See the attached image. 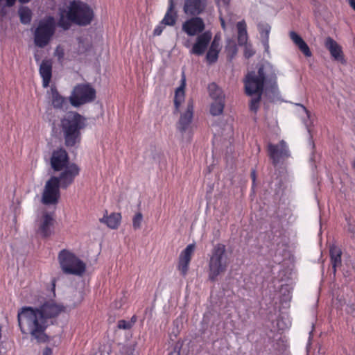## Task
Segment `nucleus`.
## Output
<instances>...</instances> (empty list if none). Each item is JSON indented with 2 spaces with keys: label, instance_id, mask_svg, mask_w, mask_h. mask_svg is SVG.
<instances>
[{
  "label": "nucleus",
  "instance_id": "nucleus-12",
  "mask_svg": "<svg viewBox=\"0 0 355 355\" xmlns=\"http://www.w3.org/2000/svg\"><path fill=\"white\" fill-rule=\"evenodd\" d=\"M194 105L193 100L190 99L187 102V109L180 114L179 121L177 123V129L184 134L189 130L193 117Z\"/></svg>",
  "mask_w": 355,
  "mask_h": 355
},
{
  "label": "nucleus",
  "instance_id": "nucleus-17",
  "mask_svg": "<svg viewBox=\"0 0 355 355\" xmlns=\"http://www.w3.org/2000/svg\"><path fill=\"white\" fill-rule=\"evenodd\" d=\"M324 46L328 49L331 57L334 60L341 61L344 59L343 51L341 46L331 37H327L325 39Z\"/></svg>",
  "mask_w": 355,
  "mask_h": 355
},
{
  "label": "nucleus",
  "instance_id": "nucleus-29",
  "mask_svg": "<svg viewBox=\"0 0 355 355\" xmlns=\"http://www.w3.org/2000/svg\"><path fill=\"white\" fill-rule=\"evenodd\" d=\"M258 28L261 35V42L263 44L268 48L270 26L268 24H259L258 26Z\"/></svg>",
  "mask_w": 355,
  "mask_h": 355
},
{
  "label": "nucleus",
  "instance_id": "nucleus-15",
  "mask_svg": "<svg viewBox=\"0 0 355 355\" xmlns=\"http://www.w3.org/2000/svg\"><path fill=\"white\" fill-rule=\"evenodd\" d=\"M37 309L41 315L44 317L48 324L49 319L58 316L64 311V307L62 305L57 304L53 302H46Z\"/></svg>",
  "mask_w": 355,
  "mask_h": 355
},
{
  "label": "nucleus",
  "instance_id": "nucleus-49",
  "mask_svg": "<svg viewBox=\"0 0 355 355\" xmlns=\"http://www.w3.org/2000/svg\"><path fill=\"white\" fill-rule=\"evenodd\" d=\"M353 166H354V167L355 168V159H354V161L353 162Z\"/></svg>",
  "mask_w": 355,
  "mask_h": 355
},
{
  "label": "nucleus",
  "instance_id": "nucleus-16",
  "mask_svg": "<svg viewBox=\"0 0 355 355\" xmlns=\"http://www.w3.org/2000/svg\"><path fill=\"white\" fill-rule=\"evenodd\" d=\"M207 0H185L183 10L185 14L198 16L204 12Z\"/></svg>",
  "mask_w": 355,
  "mask_h": 355
},
{
  "label": "nucleus",
  "instance_id": "nucleus-44",
  "mask_svg": "<svg viewBox=\"0 0 355 355\" xmlns=\"http://www.w3.org/2000/svg\"><path fill=\"white\" fill-rule=\"evenodd\" d=\"M277 325L278 327L282 329H284V328H288L290 325H291V322H288V324L285 326V327H282L281 326V320H278L277 321Z\"/></svg>",
  "mask_w": 355,
  "mask_h": 355
},
{
  "label": "nucleus",
  "instance_id": "nucleus-13",
  "mask_svg": "<svg viewBox=\"0 0 355 355\" xmlns=\"http://www.w3.org/2000/svg\"><path fill=\"white\" fill-rule=\"evenodd\" d=\"M212 38V33L209 31L203 32L197 35L196 42L193 44L191 53L196 55H202L207 51Z\"/></svg>",
  "mask_w": 355,
  "mask_h": 355
},
{
  "label": "nucleus",
  "instance_id": "nucleus-19",
  "mask_svg": "<svg viewBox=\"0 0 355 355\" xmlns=\"http://www.w3.org/2000/svg\"><path fill=\"white\" fill-rule=\"evenodd\" d=\"M40 74L42 78V85L47 87L52 76V62L50 60H44L40 67Z\"/></svg>",
  "mask_w": 355,
  "mask_h": 355
},
{
  "label": "nucleus",
  "instance_id": "nucleus-3",
  "mask_svg": "<svg viewBox=\"0 0 355 355\" xmlns=\"http://www.w3.org/2000/svg\"><path fill=\"white\" fill-rule=\"evenodd\" d=\"M17 319L22 334H30L38 341H45L44 331L48 324L37 308H21L18 312Z\"/></svg>",
  "mask_w": 355,
  "mask_h": 355
},
{
  "label": "nucleus",
  "instance_id": "nucleus-46",
  "mask_svg": "<svg viewBox=\"0 0 355 355\" xmlns=\"http://www.w3.org/2000/svg\"><path fill=\"white\" fill-rule=\"evenodd\" d=\"M349 5L355 10V0H349Z\"/></svg>",
  "mask_w": 355,
  "mask_h": 355
},
{
  "label": "nucleus",
  "instance_id": "nucleus-5",
  "mask_svg": "<svg viewBox=\"0 0 355 355\" xmlns=\"http://www.w3.org/2000/svg\"><path fill=\"white\" fill-rule=\"evenodd\" d=\"M229 264L225 245L218 243L214 245L209 260L208 277L215 281L218 276L225 272Z\"/></svg>",
  "mask_w": 355,
  "mask_h": 355
},
{
  "label": "nucleus",
  "instance_id": "nucleus-39",
  "mask_svg": "<svg viewBox=\"0 0 355 355\" xmlns=\"http://www.w3.org/2000/svg\"><path fill=\"white\" fill-rule=\"evenodd\" d=\"M218 7H227L231 0H214Z\"/></svg>",
  "mask_w": 355,
  "mask_h": 355
},
{
  "label": "nucleus",
  "instance_id": "nucleus-7",
  "mask_svg": "<svg viewBox=\"0 0 355 355\" xmlns=\"http://www.w3.org/2000/svg\"><path fill=\"white\" fill-rule=\"evenodd\" d=\"M55 31V22L53 17L49 16L40 21L34 32L35 44L44 48L50 42Z\"/></svg>",
  "mask_w": 355,
  "mask_h": 355
},
{
  "label": "nucleus",
  "instance_id": "nucleus-26",
  "mask_svg": "<svg viewBox=\"0 0 355 355\" xmlns=\"http://www.w3.org/2000/svg\"><path fill=\"white\" fill-rule=\"evenodd\" d=\"M207 89L209 95L213 101L225 100L223 91L215 83L209 84Z\"/></svg>",
  "mask_w": 355,
  "mask_h": 355
},
{
  "label": "nucleus",
  "instance_id": "nucleus-21",
  "mask_svg": "<svg viewBox=\"0 0 355 355\" xmlns=\"http://www.w3.org/2000/svg\"><path fill=\"white\" fill-rule=\"evenodd\" d=\"M178 18L177 12L175 10L173 0H169V5L167 11L161 23L165 26H173L175 24Z\"/></svg>",
  "mask_w": 355,
  "mask_h": 355
},
{
  "label": "nucleus",
  "instance_id": "nucleus-43",
  "mask_svg": "<svg viewBox=\"0 0 355 355\" xmlns=\"http://www.w3.org/2000/svg\"><path fill=\"white\" fill-rule=\"evenodd\" d=\"M251 177H252V187H254V184H255V180H256V173H255L254 170H253L251 172Z\"/></svg>",
  "mask_w": 355,
  "mask_h": 355
},
{
  "label": "nucleus",
  "instance_id": "nucleus-45",
  "mask_svg": "<svg viewBox=\"0 0 355 355\" xmlns=\"http://www.w3.org/2000/svg\"><path fill=\"white\" fill-rule=\"evenodd\" d=\"M220 21L221 27L223 28V30H225L226 28V26H225V22L224 19L223 17H220Z\"/></svg>",
  "mask_w": 355,
  "mask_h": 355
},
{
  "label": "nucleus",
  "instance_id": "nucleus-24",
  "mask_svg": "<svg viewBox=\"0 0 355 355\" xmlns=\"http://www.w3.org/2000/svg\"><path fill=\"white\" fill-rule=\"evenodd\" d=\"M237 28V41L239 46L246 44L248 35L247 32V25L245 20H241L236 24Z\"/></svg>",
  "mask_w": 355,
  "mask_h": 355
},
{
  "label": "nucleus",
  "instance_id": "nucleus-30",
  "mask_svg": "<svg viewBox=\"0 0 355 355\" xmlns=\"http://www.w3.org/2000/svg\"><path fill=\"white\" fill-rule=\"evenodd\" d=\"M19 15L20 21L24 24H28L32 19V12L27 7H23L19 9Z\"/></svg>",
  "mask_w": 355,
  "mask_h": 355
},
{
  "label": "nucleus",
  "instance_id": "nucleus-1",
  "mask_svg": "<svg viewBox=\"0 0 355 355\" xmlns=\"http://www.w3.org/2000/svg\"><path fill=\"white\" fill-rule=\"evenodd\" d=\"M51 168L60 171L59 176H52L45 184L42 196L44 205H55L60 198V187L67 189L79 175L80 168L69 157H51Z\"/></svg>",
  "mask_w": 355,
  "mask_h": 355
},
{
  "label": "nucleus",
  "instance_id": "nucleus-48",
  "mask_svg": "<svg viewBox=\"0 0 355 355\" xmlns=\"http://www.w3.org/2000/svg\"><path fill=\"white\" fill-rule=\"evenodd\" d=\"M31 0H19V1L21 3H28Z\"/></svg>",
  "mask_w": 355,
  "mask_h": 355
},
{
  "label": "nucleus",
  "instance_id": "nucleus-20",
  "mask_svg": "<svg viewBox=\"0 0 355 355\" xmlns=\"http://www.w3.org/2000/svg\"><path fill=\"white\" fill-rule=\"evenodd\" d=\"M289 36L291 40L306 57L309 58L312 56V53L309 46L297 33L291 31Z\"/></svg>",
  "mask_w": 355,
  "mask_h": 355
},
{
  "label": "nucleus",
  "instance_id": "nucleus-40",
  "mask_svg": "<svg viewBox=\"0 0 355 355\" xmlns=\"http://www.w3.org/2000/svg\"><path fill=\"white\" fill-rule=\"evenodd\" d=\"M52 155H60V156H62V155H67V153L66 152V150L64 149H60L58 152H53Z\"/></svg>",
  "mask_w": 355,
  "mask_h": 355
},
{
  "label": "nucleus",
  "instance_id": "nucleus-4",
  "mask_svg": "<svg viewBox=\"0 0 355 355\" xmlns=\"http://www.w3.org/2000/svg\"><path fill=\"white\" fill-rule=\"evenodd\" d=\"M86 126V119L76 112H67L60 120L65 145L73 147L81 140V130Z\"/></svg>",
  "mask_w": 355,
  "mask_h": 355
},
{
  "label": "nucleus",
  "instance_id": "nucleus-31",
  "mask_svg": "<svg viewBox=\"0 0 355 355\" xmlns=\"http://www.w3.org/2000/svg\"><path fill=\"white\" fill-rule=\"evenodd\" d=\"M219 53L220 51H218V50H214L209 48L206 55L207 62L209 64L216 62L218 60Z\"/></svg>",
  "mask_w": 355,
  "mask_h": 355
},
{
  "label": "nucleus",
  "instance_id": "nucleus-35",
  "mask_svg": "<svg viewBox=\"0 0 355 355\" xmlns=\"http://www.w3.org/2000/svg\"><path fill=\"white\" fill-rule=\"evenodd\" d=\"M209 49H214V50H218V51H220V39L218 38L217 35H216L211 42V44L209 46Z\"/></svg>",
  "mask_w": 355,
  "mask_h": 355
},
{
  "label": "nucleus",
  "instance_id": "nucleus-36",
  "mask_svg": "<svg viewBox=\"0 0 355 355\" xmlns=\"http://www.w3.org/2000/svg\"><path fill=\"white\" fill-rule=\"evenodd\" d=\"M226 51L227 53H232V55H235L237 51L236 44L233 42L230 41L226 46Z\"/></svg>",
  "mask_w": 355,
  "mask_h": 355
},
{
  "label": "nucleus",
  "instance_id": "nucleus-2",
  "mask_svg": "<svg viewBox=\"0 0 355 355\" xmlns=\"http://www.w3.org/2000/svg\"><path fill=\"white\" fill-rule=\"evenodd\" d=\"M244 86L247 95L255 96L252 98L249 107L256 114L259 108L264 87L274 90L277 87L276 73L272 67L262 64L258 68L257 73L252 71L247 73L244 79Z\"/></svg>",
  "mask_w": 355,
  "mask_h": 355
},
{
  "label": "nucleus",
  "instance_id": "nucleus-27",
  "mask_svg": "<svg viewBox=\"0 0 355 355\" xmlns=\"http://www.w3.org/2000/svg\"><path fill=\"white\" fill-rule=\"evenodd\" d=\"M330 257L332 267L334 268V272H336V268L341 263V250L336 246H332L330 248Z\"/></svg>",
  "mask_w": 355,
  "mask_h": 355
},
{
  "label": "nucleus",
  "instance_id": "nucleus-23",
  "mask_svg": "<svg viewBox=\"0 0 355 355\" xmlns=\"http://www.w3.org/2000/svg\"><path fill=\"white\" fill-rule=\"evenodd\" d=\"M268 155H288V147L284 141L277 144H268L267 146Z\"/></svg>",
  "mask_w": 355,
  "mask_h": 355
},
{
  "label": "nucleus",
  "instance_id": "nucleus-25",
  "mask_svg": "<svg viewBox=\"0 0 355 355\" xmlns=\"http://www.w3.org/2000/svg\"><path fill=\"white\" fill-rule=\"evenodd\" d=\"M121 215L119 213H112L108 216H104L100 219L103 223H105L107 226L111 229H116L121 223Z\"/></svg>",
  "mask_w": 355,
  "mask_h": 355
},
{
  "label": "nucleus",
  "instance_id": "nucleus-28",
  "mask_svg": "<svg viewBox=\"0 0 355 355\" xmlns=\"http://www.w3.org/2000/svg\"><path fill=\"white\" fill-rule=\"evenodd\" d=\"M225 100L213 101L210 105V114L214 116H219L223 114Z\"/></svg>",
  "mask_w": 355,
  "mask_h": 355
},
{
  "label": "nucleus",
  "instance_id": "nucleus-11",
  "mask_svg": "<svg viewBox=\"0 0 355 355\" xmlns=\"http://www.w3.org/2000/svg\"><path fill=\"white\" fill-rule=\"evenodd\" d=\"M54 219L51 214L44 213L35 221L36 233L42 236L47 237L53 232Z\"/></svg>",
  "mask_w": 355,
  "mask_h": 355
},
{
  "label": "nucleus",
  "instance_id": "nucleus-14",
  "mask_svg": "<svg viewBox=\"0 0 355 355\" xmlns=\"http://www.w3.org/2000/svg\"><path fill=\"white\" fill-rule=\"evenodd\" d=\"M196 245L194 243L188 245L186 248L182 251L179 256L178 270L182 276H186L189 270V263L195 251Z\"/></svg>",
  "mask_w": 355,
  "mask_h": 355
},
{
  "label": "nucleus",
  "instance_id": "nucleus-8",
  "mask_svg": "<svg viewBox=\"0 0 355 355\" xmlns=\"http://www.w3.org/2000/svg\"><path fill=\"white\" fill-rule=\"evenodd\" d=\"M96 97V89L89 83L76 85L69 100L72 106L77 107L93 102Z\"/></svg>",
  "mask_w": 355,
  "mask_h": 355
},
{
  "label": "nucleus",
  "instance_id": "nucleus-22",
  "mask_svg": "<svg viewBox=\"0 0 355 355\" xmlns=\"http://www.w3.org/2000/svg\"><path fill=\"white\" fill-rule=\"evenodd\" d=\"M51 104L55 109L62 110L67 105V99L60 94L55 86L51 87Z\"/></svg>",
  "mask_w": 355,
  "mask_h": 355
},
{
  "label": "nucleus",
  "instance_id": "nucleus-42",
  "mask_svg": "<svg viewBox=\"0 0 355 355\" xmlns=\"http://www.w3.org/2000/svg\"><path fill=\"white\" fill-rule=\"evenodd\" d=\"M42 355H52V350L49 347H46Z\"/></svg>",
  "mask_w": 355,
  "mask_h": 355
},
{
  "label": "nucleus",
  "instance_id": "nucleus-34",
  "mask_svg": "<svg viewBox=\"0 0 355 355\" xmlns=\"http://www.w3.org/2000/svg\"><path fill=\"white\" fill-rule=\"evenodd\" d=\"M347 232L351 234V237L355 239V223L347 220Z\"/></svg>",
  "mask_w": 355,
  "mask_h": 355
},
{
  "label": "nucleus",
  "instance_id": "nucleus-6",
  "mask_svg": "<svg viewBox=\"0 0 355 355\" xmlns=\"http://www.w3.org/2000/svg\"><path fill=\"white\" fill-rule=\"evenodd\" d=\"M67 17L72 23L87 26L92 21L94 12L87 3L73 1L68 8Z\"/></svg>",
  "mask_w": 355,
  "mask_h": 355
},
{
  "label": "nucleus",
  "instance_id": "nucleus-47",
  "mask_svg": "<svg viewBox=\"0 0 355 355\" xmlns=\"http://www.w3.org/2000/svg\"><path fill=\"white\" fill-rule=\"evenodd\" d=\"M272 157V162H273L274 164H275V163L278 161V159H279V158L280 157H275V156H273V157Z\"/></svg>",
  "mask_w": 355,
  "mask_h": 355
},
{
  "label": "nucleus",
  "instance_id": "nucleus-18",
  "mask_svg": "<svg viewBox=\"0 0 355 355\" xmlns=\"http://www.w3.org/2000/svg\"><path fill=\"white\" fill-rule=\"evenodd\" d=\"M180 81V85L175 89V96L173 101L175 106L174 113L179 112L181 104L184 101L185 99L184 89L186 87V76L184 72H182V73Z\"/></svg>",
  "mask_w": 355,
  "mask_h": 355
},
{
  "label": "nucleus",
  "instance_id": "nucleus-33",
  "mask_svg": "<svg viewBox=\"0 0 355 355\" xmlns=\"http://www.w3.org/2000/svg\"><path fill=\"white\" fill-rule=\"evenodd\" d=\"M143 220V215L141 212L137 213L132 218V227L135 230L141 228Z\"/></svg>",
  "mask_w": 355,
  "mask_h": 355
},
{
  "label": "nucleus",
  "instance_id": "nucleus-41",
  "mask_svg": "<svg viewBox=\"0 0 355 355\" xmlns=\"http://www.w3.org/2000/svg\"><path fill=\"white\" fill-rule=\"evenodd\" d=\"M297 105L300 107L304 110V112L306 113L308 118L310 117L311 113L304 105H303L302 104H300V103L297 104Z\"/></svg>",
  "mask_w": 355,
  "mask_h": 355
},
{
  "label": "nucleus",
  "instance_id": "nucleus-9",
  "mask_svg": "<svg viewBox=\"0 0 355 355\" xmlns=\"http://www.w3.org/2000/svg\"><path fill=\"white\" fill-rule=\"evenodd\" d=\"M58 259L64 273L80 275L85 270V264L73 253L66 250L60 251Z\"/></svg>",
  "mask_w": 355,
  "mask_h": 355
},
{
  "label": "nucleus",
  "instance_id": "nucleus-38",
  "mask_svg": "<svg viewBox=\"0 0 355 355\" xmlns=\"http://www.w3.org/2000/svg\"><path fill=\"white\" fill-rule=\"evenodd\" d=\"M164 24H162V23H160L159 25L157 26L155 29H154V31H153V35H160L164 30Z\"/></svg>",
  "mask_w": 355,
  "mask_h": 355
},
{
  "label": "nucleus",
  "instance_id": "nucleus-10",
  "mask_svg": "<svg viewBox=\"0 0 355 355\" xmlns=\"http://www.w3.org/2000/svg\"><path fill=\"white\" fill-rule=\"evenodd\" d=\"M205 28L203 19L198 16H193L187 19L182 25V30L188 36H195L202 33Z\"/></svg>",
  "mask_w": 355,
  "mask_h": 355
},
{
  "label": "nucleus",
  "instance_id": "nucleus-37",
  "mask_svg": "<svg viewBox=\"0 0 355 355\" xmlns=\"http://www.w3.org/2000/svg\"><path fill=\"white\" fill-rule=\"evenodd\" d=\"M117 326L119 329H128L131 327L132 324L130 322L122 320L118 322Z\"/></svg>",
  "mask_w": 355,
  "mask_h": 355
},
{
  "label": "nucleus",
  "instance_id": "nucleus-32",
  "mask_svg": "<svg viewBox=\"0 0 355 355\" xmlns=\"http://www.w3.org/2000/svg\"><path fill=\"white\" fill-rule=\"evenodd\" d=\"M71 21L69 19L67 16L64 17V15L62 14L58 22V25L63 29L67 30L71 26Z\"/></svg>",
  "mask_w": 355,
  "mask_h": 355
}]
</instances>
